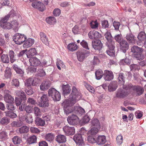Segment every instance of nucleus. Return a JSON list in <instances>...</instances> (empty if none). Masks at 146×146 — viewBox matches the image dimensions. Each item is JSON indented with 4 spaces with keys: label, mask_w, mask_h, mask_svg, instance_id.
Returning a JSON list of instances; mask_svg holds the SVG:
<instances>
[{
    "label": "nucleus",
    "mask_w": 146,
    "mask_h": 146,
    "mask_svg": "<svg viewBox=\"0 0 146 146\" xmlns=\"http://www.w3.org/2000/svg\"><path fill=\"white\" fill-rule=\"evenodd\" d=\"M81 94L78 92L76 87L73 86L72 92L68 100H65L62 104L64 108L71 107L80 100L81 97Z\"/></svg>",
    "instance_id": "f257e3e1"
},
{
    "label": "nucleus",
    "mask_w": 146,
    "mask_h": 146,
    "mask_svg": "<svg viewBox=\"0 0 146 146\" xmlns=\"http://www.w3.org/2000/svg\"><path fill=\"white\" fill-rule=\"evenodd\" d=\"M123 87L127 90H129L131 92L135 93L137 95H140L144 92V89L142 88L137 86H133L131 84L123 85Z\"/></svg>",
    "instance_id": "f03ea898"
},
{
    "label": "nucleus",
    "mask_w": 146,
    "mask_h": 146,
    "mask_svg": "<svg viewBox=\"0 0 146 146\" xmlns=\"http://www.w3.org/2000/svg\"><path fill=\"white\" fill-rule=\"evenodd\" d=\"M49 96L51 97L53 100L55 101H59L60 100L61 96L59 92L53 88H51L48 90Z\"/></svg>",
    "instance_id": "7ed1b4c3"
},
{
    "label": "nucleus",
    "mask_w": 146,
    "mask_h": 146,
    "mask_svg": "<svg viewBox=\"0 0 146 146\" xmlns=\"http://www.w3.org/2000/svg\"><path fill=\"white\" fill-rule=\"evenodd\" d=\"M27 37L24 35L19 33L16 34L13 37V40L15 43L18 44H21L25 41Z\"/></svg>",
    "instance_id": "20e7f679"
},
{
    "label": "nucleus",
    "mask_w": 146,
    "mask_h": 146,
    "mask_svg": "<svg viewBox=\"0 0 146 146\" xmlns=\"http://www.w3.org/2000/svg\"><path fill=\"white\" fill-rule=\"evenodd\" d=\"M38 105L40 107L44 108L48 107L49 106V101L46 95H43L41 97L40 100Z\"/></svg>",
    "instance_id": "39448f33"
},
{
    "label": "nucleus",
    "mask_w": 146,
    "mask_h": 146,
    "mask_svg": "<svg viewBox=\"0 0 146 146\" xmlns=\"http://www.w3.org/2000/svg\"><path fill=\"white\" fill-rule=\"evenodd\" d=\"M67 121L70 124L72 125H76L80 122L78 117L74 114L69 115L68 117Z\"/></svg>",
    "instance_id": "423d86ee"
},
{
    "label": "nucleus",
    "mask_w": 146,
    "mask_h": 146,
    "mask_svg": "<svg viewBox=\"0 0 146 146\" xmlns=\"http://www.w3.org/2000/svg\"><path fill=\"white\" fill-rule=\"evenodd\" d=\"M129 91V90H127L123 88V89H119L116 93V96L118 98H124L131 92Z\"/></svg>",
    "instance_id": "0eeeda50"
},
{
    "label": "nucleus",
    "mask_w": 146,
    "mask_h": 146,
    "mask_svg": "<svg viewBox=\"0 0 146 146\" xmlns=\"http://www.w3.org/2000/svg\"><path fill=\"white\" fill-rule=\"evenodd\" d=\"M89 54V52L85 50L78 52L77 53V57L78 60L80 61H82Z\"/></svg>",
    "instance_id": "6e6552de"
},
{
    "label": "nucleus",
    "mask_w": 146,
    "mask_h": 146,
    "mask_svg": "<svg viewBox=\"0 0 146 146\" xmlns=\"http://www.w3.org/2000/svg\"><path fill=\"white\" fill-rule=\"evenodd\" d=\"M63 130L66 135H72L74 134L75 129L74 127H69L66 125L63 128Z\"/></svg>",
    "instance_id": "1a4fd4ad"
},
{
    "label": "nucleus",
    "mask_w": 146,
    "mask_h": 146,
    "mask_svg": "<svg viewBox=\"0 0 146 146\" xmlns=\"http://www.w3.org/2000/svg\"><path fill=\"white\" fill-rule=\"evenodd\" d=\"M92 44L93 47L96 50H100L102 48L103 44L100 40L92 41Z\"/></svg>",
    "instance_id": "9d476101"
},
{
    "label": "nucleus",
    "mask_w": 146,
    "mask_h": 146,
    "mask_svg": "<svg viewBox=\"0 0 146 146\" xmlns=\"http://www.w3.org/2000/svg\"><path fill=\"white\" fill-rule=\"evenodd\" d=\"M81 134H76L74 136L73 139L77 145L80 146L83 144L84 141L82 138Z\"/></svg>",
    "instance_id": "9b49d317"
},
{
    "label": "nucleus",
    "mask_w": 146,
    "mask_h": 146,
    "mask_svg": "<svg viewBox=\"0 0 146 146\" xmlns=\"http://www.w3.org/2000/svg\"><path fill=\"white\" fill-rule=\"evenodd\" d=\"M89 38L91 39L100 38L101 37V35L98 32L94 31H90L88 33Z\"/></svg>",
    "instance_id": "f8f14e48"
},
{
    "label": "nucleus",
    "mask_w": 146,
    "mask_h": 146,
    "mask_svg": "<svg viewBox=\"0 0 146 146\" xmlns=\"http://www.w3.org/2000/svg\"><path fill=\"white\" fill-rule=\"evenodd\" d=\"M31 66H36L39 65L41 62L39 59L36 57L31 58L29 59Z\"/></svg>",
    "instance_id": "ddd939ff"
},
{
    "label": "nucleus",
    "mask_w": 146,
    "mask_h": 146,
    "mask_svg": "<svg viewBox=\"0 0 146 146\" xmlns=\"http://www.w3.org/2000/svg\"><path fill=\"white\" fill-rule=\"evenodd\" d=\"M104 79L106 81H110L113 78V75L111 71L106 70L104 71Z\"/></svg>",
    "instance_id": "4468645a"
},
{
    "label": "nucleus",
    "mask_w": 146,
    "mask_h": 146,
    "mask_svg": "<svg viewBox=\"0 0 146 146\" xmlns=\"http://www.w3.org/2000/svg\"><path fill=\"white\" fill-rule=\"evenodd\" d=\"M121 49L124 53H125L126 50L128 49L129 47V44L125 40H123L119 43Z\"/></svg>",
    "instance_id": "2eb2a0df"
},
{
    "label": "nucleus",
    "mask_w": 146,
    "mask_h": 146,
    "mask_svg": "<svg viewBox=\"0 0 146 146\" xmlns=\"http://www.w3.org/2000/svg\"><path fill=\"white\" fill-rule=\"evenodd\" d=\"M96 143L98 145H103L107 141L106 137L104 135L98 136L96 139Z\"/></svg>",
    "instance_id": "dca6fc26"
},
{
    "label": "nucleus",
    "mask_w": 146,
    "mask_h": 146,
    "mask_svg": "<svg viewBox=\"0 0 146 146\" xmlns=\"http://www.w3.org/2000/svg\"><path fill=\"white\" fill-rule=\"evenodd\" d=\"M50 82L49 81L44 82L40 86V89L41 90L43 91L46 90L50 87Z\"/></svg>",
    "instance_id": "f3484780"
},
{
    "label": "nucleus",
    "mask_w": 146,
    "mask_h": 146,
    "mask_svg": "<svg viewBox=\"0 0 146 146\" xmlns=\"http://www.w3.org/2000/svg\"><path fill=\"white\" fill-rule=\"evenodd\" d=\"M24 121L28 124L32 123L33 122V117L29 114L25 115L23 117Z\"/></svg>",
    "instance_id": "a211bd4d"
},
{
    "label": "nucleus",
    "mask_w": 146,
    "mask_h": 146,
    "mask_svg": "<svg viewBox=\"0 0 146 146\" xmlns=\"http://www.w3.org/2000/svg\"><path fill=\"white\" fill-rule=\"evenodd\" d=\"M117 87V82L114 81L111 82L108 86V90L110 92L115 91Z\"/></svg>",
    "instance_id": "6ab92c4d"
},
{
    "label": "nucleus",
    "mask_w": 146,
    "mask_h": 146,
    "mask_svg": "<svg viewBox=\"0 0 146 146\" xmlns=\"http://www.w3.org/2000/svg\"><path fill=\"white\" fill-rule=\"evenodd\" d=\"M23 45V46L25 48H28L31 46L35 42L34 40L32 38H29L25 41Z\"/></svg>",
    "instance_id": "aec40b11"
},
{
    "label": "nucleus",
    "mask_w": 146,
    "mask_h": 146,
    "mask_svg": "<svg viewBox=\"0 0 146 146\" xmlns=\"http://www.w3.org/2000/svg\"><path fill=\"white\" fill-rule=\"evenodd\" d=\"M40 36L41 40L45 45H47L49 44L48 38L46 35L42 32H40Z\"/></svg>",
    "instance_id": "412c9836"
},
{
    "label": "nucleus",
    "mask_w": 146,
    "mask_h": 146,
    "mask_svg": "<svg viewBox=\"0 0 146 146\" xmlns=\"http://www.w3.org/2000/svg\"><path fill=\"white\" fill-rule=\"evenodd\" d=\"M13 11H11L7 15L1 18L0 21V26H3L4 24L7 23V21L8 20L9 17L11 15V13Z\"/></svg>",
    "instance_id": "4be33fe9"
},
{
    "label": "nucleus",
    "mask_w": 146,
    "mask_h": 146,
    "mask_svg": "<svg viewBox=\"0 0 146 146\" xmlns=\"http://www.w3.org/2000/svg\"><path fill=\"white\" fill-rule=\"evenodd\" d=\"M125 38L129 43H134L135 42L134 36L131 33H127Z\"/></svg>",
    "instance_id": "5701e85b"
},
{
    "label": "nucleus",
    "mask_w": 146,
    "mask_h": 146,
    "mask_svg": "<svg viewBox=\"0 0 146 146\" xmlns=\"http://www.w3.org/2000/svg\"><path fill=\"white\" fill-rule=\"evenodd\" d=\"M56 140L59 143H63L66 141V138L64 135H59L56 136Z\"/></svg>",
    "instance_id": "b1692460"
},
{
    "label": "nucleus",
    "mask_w": 146,
    "mask_h": 146,
    "mask_svg": "<svg viewBox=\"0 0 146 146\" xmlns=\"http://www.w3.org/2000/svg\"><path fill=\"white\" fill-rule=\"evenodd\" d=\"M63 94L65 96L67 94H69L71 90L70 86L68 84L63 85L62 86Z\"/></svg>",
    "instance_id": "393cba45"
},
{
    "label": "nucleus",
    "mask_w": 146,
    "mask_h": 146,
    "mask_svg": "<svg viewBox=\"0 0 146 146\" xmlns=\"http://www.w3.org/2000/svg\"><path fill=\"white\" fill-rule=\"evenodd\" d=\"M5 101L7 103H12L14 100V98L9 94H6L4 97Z\"/></svg>",
    "instance_id": "a878e982"
},
{
    "label": "nucleus",
    "mask_w": 146,
    "mask_h": 146,
    "mask_svg": "<svg viewBox=\"0 0 146 146\" xmlns=\"http://www.w3.org/2000/svg\"><path fill=\"white\" fill-rule=\"evenodd\" d=\"M143 49L137 46H134L131 47V52L134 53H141L143 51Z\"/></svg>",
    "instance_id": "bb28decb"
},
{
    "label": "nucleus",
    "mask_w": 146,
    "mask_h": 146,
    "mask_svg": "<svg viewBox=\"0 0 146 146\" xmlns=\"http://www.w3.org/2000/svg\"><path fill=\"white\" fill-rule=\"evenodd\" d=\"M16 95L18 96L21 98V99L24 100H26V98L25 93L21 90H17L15 91Z\"/></svg>",
    "instance_id": "cd10ccee"
},
{
    "label": "nucleus",
    "mask_w": 146,
    "mask_h": 146,
    "mask_svg": "<svg viewBox=\"0 0 146 146\" xmlns=\"http://www.w3.org/2000/svg\"><path fill=\"white\" fill-rule=\"evenodd\" d=\"M37 53L36 51L35 48H32L29 49L27 52L26 55L28 58H30L31 56H33Z\"/></svg>",
    "instance_id": "c85d7f7f"
},
{
    "label": "nucleus",
    "mask_w": 146,
    "mask_h": 146,
    "mask_svg": "<svg viewBox=\"0 0 146 146\" xmlns=\"http://www.w3.org/2000/svg\"><path fill=\"white\" fill-rule=\"evenodd\" d=\"M92 126H94L95 127L100 128V124L99 121L98 119L94 118L91 121Z\"/></svg>",
    "instance_id": "c756f323"
},
{
    "label": "nucleus",
    "mask_w": 146,
    "mask_h": 146,
    "mask_svg": "<svg viewBox=\"0 0 146 146\" xmlns=\"http://www.w3.org/2000/svg\"><path fill=\"white\" fill-rule=\"evenodd\" d=\"M125 75L123 73H119L118 77L119 82L122 84H123L125 82Z\"/></svg>",
    "instance_id": "7c9ffc66"
},
{
    "label": "nucleus",
    "mask_w": 146,
    "mask_h": 146,
    "mask_svg": "<svg viewBox=\"0 0 146 146\" xmlns=\"http://www.w3.org/2000/svg\"><path fill=\"white\" fill-rule=\"evenodd\" d=\"M35 124L38 126H44L45 124L44 120L38 117H37L35 118Z\"/></svg>",
    "instance_id": "2f4dec72"
},
{
    "label": "nucleus",
    "mask_w": 146,
    "mask_h": 146,
    "mask_svg": "<svg viewBox=\"0 0 146 146\" xmlns=\"http://www.w3.org/2000/svg\"><path fill=\"white\" fill-rule=\"evenodd\" d=\"M13 67L17 73L20 74L21 76H23L24 73L23 71L21 69L19 68L18 66L17 65H13Z\"/></svg>",
    "instance_id": "473e14b6"
},
{
    "label": "nucleus",
    "mask_w": 146,
    "mask_h": 146,
    "mask_svg": "<svg viewBox=\"0 0 146 146\" xmlns=\"http://www.w3.org/2000/svg\"><path fill=\"white\" fill-rule=\"evenodd\" d=\"M100 129L95 127H93L88 131V133L94 136L98 133Z\"/></svg>",
    "instance_id": "72a5a7b5"
},
{
    "label": "nucleus",
    "mask_w": 146,
    "mask_h": 146,
    "mask_svg": "<svg viewBox=\"0 0 146 146\" xmlns=\"http://www.w3.org/2000/svg\"><path fill=\"white\" fill-rule=\"evenodd\" d=\"M96 78L98 80H100L103 76V73L101 69H98L95 73Z\"/></svg>",
    "instance_id": "f704fd0d"
},
{
    "label": "nucleus",
    "mask_w": 146,
    "mask_h": 146,
    "mask_svg": "<svg viewBox=\"0 0 146 146\" xmlns=\"http://www.w3.org/2000/svg\"><path fill=\"white\" fill-rule=\"evenodd\" d=\"M46 21L47 23L50 25L55 24L56 22V19L54 17H51L46 18Z\"/></svg>",
    "instance_id": "c9c22d12"
},
{
    "label": "nucleus",
    "mask_w": 146,
    "mask_h": 146,
    "mask_svg": "<svg viewBox=\"0 0 146 146\" xmlns=\"http://www.w3.org/2000/svg\"><path fill=\"white\" fill-rule=\"evenodd\" d=\"M68 48L69 50L72 51H73L77 49L78 46L75 43H70L68 44Z\"/></svg>",
    "instance_id": "e433bc0d"
},
{
    "label": "nucleus",
    "mask_w": 146,
    "mask_h": 146,
    "mask_svg": "<svg viewBox=\"0 0 146 146\" xmlns=\"http://www.w3.org/2000/svg\"><path fill=\"white\" fill-rule=\"evenodd\" d=\"M29 128L26 126H23L19 128V131L21 134L26 133L29 131Z\"/></svg>",
    "instance_id": "4c0bfd02"
},
{
    "label": "nucleus",
    "mask_w": 146,
    "mask_h": 146,
    "mask_svg": "<svg viewBox=\"0 0 146 146\" xmlns=\"http://www.w3.org/2000/svg\"><path fill=\"white\" fill-rule=\"evenodd\" d=\"M45 137L46 139L49 141H52L54 138V134L51 133L46 134Z\"/></svg>",
    "instance_id": "58836bf2"
},
{
    "label": "nucleus",
    "mask_w": 146,
    "mask_h": 146,
    "mask_svg": "<svg viewBox=\"0 0 146 146\" xmlns=\"http://www.w3.org/2000/svg\"><path fill=\"white\" fill-rule=\"evenodd\" d=\"M5 113L6 116L9 117L11 118H15L17 117V115L12 111H6L5 112Z\"/></svg>",
    "instance_id": "ea45409f"
},
{
    "label": "nucleus",
    "mask_w": 146,
    "mask_h": 146,
    "mask_svg": "<svg viewBox=\"0 0 146 146\" xmlns=\"http://www.w3.org/2000/svg\"><path fill=\"white\" fill-rule=\"evenodd\" d=\"M12 139L13 143L15 145L19 144L22 141L21 138L17 136L14 137Z\"/></svg>",
    "instance_id": "a19ab883"
},
{
    "label": "nucleus",
    "mask_w": 146,
    "mask_h": 146,
    "mask_svg": "<svg viewBox=\"0 0 146 146\" xmlns=\"http://www.w3.org/2000/svg\"><path fill=\"white\" fill-rule=\"evenodd\" d=\"M140 53L134 54L133 55V56L137 60H142L144 59V56L143 54Z\"/></svg>",
    "instance_id": "79ce46f5"
},
{
    "label": "nucleus",
    "mask_w": 146,
    "mask_h": 146,
    "mask_svg": "<svg viewBox=\"0 0 146 146\" xmlns=\"http://www.w3.org/2000/svg\"><path fill=\"white\" fill-rule=\"evenodd\" d=\"M137 38L140 41L144 40L146 38L145 34L143 32H141L139 33L137 36Z\"/></svg>",
    "instance_id": "37998d69"
},
{
    "label": "nucleus",
    "mask_w": 146,
    "mask_h": 146,
    "mask_svg": "<svg viewBox=\"0 0 146 146\" xmlns=\"http://www.w3.org/2000/svg\"><path fill=\"white\" fill-rule=\"evenodd\" d=\"M1 61L5 63L9 62V58L7 54H3L1 56Z\"/></svg>",
    "instance_id": "c03bdc74"
},
{
    "label": "nucleus",
    "mask_w": 146,
    "mask_h": 146,
    "mask_svg": "<svg viewBox=\"0 0 146 146\" xmlns=\"http://www.w3.org/2000/svg\"><path fill=\"white\" fill-rule=\"evenodd\" d=\"M114 44L115 42L112 40L110 41H108V42L106 43V45L110 50H114L115 47Z\"/></svg>",
    "instance_id": "a18cd8bd"
},
{
    "label": "nucleus",
    "mask_w": 146,
    "mask_h": 146,
    "mask_svg": "<svg viewBox=\"0 0 146 146\" xmlns=\"http://www.w3.org/2000/svg\"><path fill=\"white\" fill-rule=\"evenodd\" d=\"M36 137L35 135H33L29 137L27 141L30 144H32L35 143L36 141Z\"/></svg>",
    "instance_id": "49530a36"
},
{
    "label": "nucleus",
    "mask_w": 146,
    "mask_h": 146,
    "mask_svg": "<svg viewBox=\"0 0 146 146\" xmlns=\"http://www.w3.org/2000/svg\"><path fill=\"white\" fill-rule=\"evenodd\" d=\"M104 36L108 41H110L112 40L113 38L110 32L107 31L105 34Z\"/></svg>",
    "instance_id": "de8ad7c7"
},
{
    "label": "nucleus",
    "mask_w": 146,
    "mask_h": 146,
    "mask_svg": "<svg viewBox=\"0 0 146 146\" xmlns=\"http://www.w3.org/2000/svg\"><path fill=\"white\" fill-rule=\"evenodd\" d=\"M10 122L9 119L7 117H3L1 118L0 121V123L3 125H6Z\"/></svg>",
    "instance_id": "09e8293b"
},
{
    "label": "nucleus",
    "mask_w": 146,
    "mask_h": 146,
    "mask_svg": "<svg viewBox=\"0 0 146 146\" xmlns=\"http://www.w3.org/2000/svg\"><path fill=\"white\" fill-rule=\"evenodd\" d=\"M11 73L10 68L7 67L5 71V76L7 78L10 77Z\"/></svg>",
    "instance_id": "8fccbe9b"
},
{
    "label": "nucleus",
    "mask_w": 146,
    "mask_h": 146,
    "mask_svg": "<svg viewBox=\"0 0 146 146\" xmlns=\"http://www.w3.org/2000/svg\"><path fill=\"white\" fill-rule=\"evenodd\" d=\"M114 39L119 43L124 40L122 38V35L120 33L115 35L114 37Z\"/></svg>",
    "instance_id": "3c124183"
},
{
    "label": "nucleus",
    "mask_w": 146,
    "mask_h": 146,
    "mask_svg": "<svg viewBox=\"0 0 146 146\" xmlns=\"http://www.w3.org/2000/svg\"><path fill=\"white\" fill-rule=\"evenodd\" d=\"M9 54L10 58L11 61V63H13L16 60L14 55V52L12 50H10L9 52Z\"/></svg>",
    "instance_id": "603ef678"
},
{
    "label": "nucleus",
    "mask_w": 146,
    "mask_h": 146,
    "mask_svg": "<svg viewBox=\"0 0 146 146\" xmlns=\"http://www.w3.org/2000/svg\"><path fill=\"white\" fill-rule=\"evenodd\" d=\"M91 28L92 29L97 28L98 26V23L97 21H92L90 23Z\"/></svg>",
    "instance_id": "864d4df0"
},
{
    "label": "nucleus",
    "mask_w": 146,
    "mask_h": 146,
    "mask_svg": "<svg viewBox=\"0 0 146 146\" xmlns=\"http://www.w3.org/2000/svg\"><path fill=\"white\" fill-rule=\"evenodd\" d=\"M11 125L13 127H19L21 126L22 124L18 121H13L11 123Z\"/></svg>",
    "instance_id": "5fc2aeb1"
},
{
    "label": "nucleus",
    "mask_w": 146,
    "mask_h": 146,
    "mask_svg": "<svg viewBox=\"0 0 146 146\" xmlns=\"http://www.w3.org/2000/svg\"><path fill=\"white\" fill-rule=\"evenodd\" d=\"M11 25L10 23L7 22L1 27L3 29H11Z\"/></svg>",
    "instance_id": "6e6d98bb"
},
{
    "label": "nucleus",
    "mask_w": 146,
    "mask_h": 146,
    "mask_svg": "<svg viewBox=\"0 0 146 146\" xmlns=\"http://www.w3.org/2000/svg\"><path fill=\"white\" fill-rule=\"evenodd\" d=\"M31 85L33 86L32 78H30L27 80L25 83V86L26 87H30Z\"/></svg>",
    "instance_id": "4d7b16f0"
},
{
    "label": "nucleus",
    "mask_w": 146,
    "mask_h": 146,
    "mask_svg": "<svg viewBox=\"0 0 146 146\" xmlns=\"http://www.w3.org/2000/svg\"><path fill=\"white\" fill-rule=\"evenodd\" d=\"M11 84L12 86H14L16 87H18L19 85V81L17 79H13L11 82Z\"/></svg>",
    "instance_id": "13d9d810"
},
{
    "label": "nucleus",
    "mask_w": 146,
    "mask_h": 146,
    "mask_svg": "<svg viewBox=\"0 0 146 146\" xmlns=\"http://www.w3.org/2000/svg\"><path fill=\"white\" fill-rule=\"evenodd\" d=\"M10 23L11 26V28H13V29H16L18 27V23L15 20L12 21Z\"/></svg>",
    "instance_id": "bf43d9fd"
},
{
    "label": "nucleus",
    "mask_w": 146,
    "mask_h": 146,
    "mask_svg": "<svg viewBox=\"0 0 146 146\" xmlns=\"http://www.w3.org/2000/svg\"><path fill=\"white\" fill-rule=\"evenodd\" d=\"M87 140L90 143H93L96 142V139L92 135H89L87 137Z\"/></svg>",
    "instance_id": "052dcab7"
},
{
    "label": "nucleus",
    "mask_w": 146,
    "mask_h": 146,
    "mask_svg": "<svg viewBox=\"0 0 146 146\" xmlns=\"http://www.w3.org/2000/svg\"><path fill=\"white\" fill-rule=\"evenodd\" d=\"M117 143L119 145H120L122 144L123 141L122 136L121 135H119L117 136L116 138Z\"/></svg>",
    "instance_id": "680f3d73"
},
{
    "label": "nucleus",
    "mask_w": 146,
    "mask_h": 146,
    "mask_svg": "<svg viewBox=\"0 0 146 146\" xmlns=\"http://www.w3.org/2000/svg\"><path fill=\"white\" fill-rule=\"evenodd\" d=\"M6 108L8 110L10 111H13L15 110V107L12 103H9L7 104Z\"/></svg>",
    "instance_id": "e2e57ef3"
},
{
    "label": "nucleus",
    "mask_w": 146,
    "mask_h": 146,
    "mask_svg": "<svg viewBox=\"0 0 146 146\" xmlns=\"http://www.w3.org/2000/svg\"><path fill=\"white\" fill-rule=\"evenodd\" d=\"M34 112L36 116H39L41 114V112L40 109L37 107H35L34 109Z\"/></svg>",
    "instance_id": "0e129e2a"
},
{
    "label": "nucleus",
    "mask_w": 146,
    "mask_h": 146,
    "mask_svg": "<svg viewBox=\"0 0 146 146\" xmlns=\"http://www.w3.org/2000/svg\"><path fill=\"white\" fill-rule=\"evenodd\" d=\"M100 62L98 57L97 56H94L92 61V63L94 65H97L100 63Z\"/></svg>",
    "instance_id": "69168bd1"
},
{
    "label": "nucleus",
    "mask_w": 146,
    "mask_h": 146,
    "mask_svg": "<svg viewBox=\"0 0 146 146\" xmlns=\"http://www.w3.org/2000/svg\"><path fill=\"white\" fill-rule=\"evenodd\" d=\"M80 44L84 48L89 50V49L88 43L84 40H83Z\"/></svg>",
    "instance_id": "338daca9"
},
{
    "label": "nucleus",
    "mask_w": 146,
    "mask_h": 146,
    "mask_svg": "<svg viewBox=\"0 0 146 146\" xmlns=\"http://www.w3.org/2000/svg\"><path fill=\"white\" fill-rule=\"evenodd\" d=\"M7 133L4 131H2L0 132V139H5L7 137Z\"/></svg>",
    "instance_id": "774afa93"
}]
</instances>
